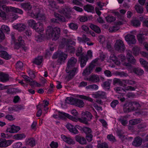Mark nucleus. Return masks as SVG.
<instances>
[{
    "label": "nucleus",
    "instance_id": "47",
    "mask_svg": "<svg viewBox=\"0 0 148 148\" xmlns=\"http://www.w3.org/2000/svg\"><path fill=\"white\" fill-rule=\"evenodd\" d=\"M110 82L108 81H107L103 82L102 86L104 89H108L110 88Z\"/></svg>",
    "mask_w": 148,
    "mask_h": 148
},
{
    "label": "nucleus",
    "instance_id": "41",
    "mask_svg": "<svg viewBox=\"0 0 148 148\" xmlns=\"http://www.w3.org/2000/svg\"><path fill=\"white\" fill-rule=\"evenodd\" d=\"M86 88L87 90H97L98 89L99 87L97 85L94 84L86 86Z\"/></svg>",
    "mask_w": 148,
    "mask_h": 148
},
{
    "label": "nucleus",
    "instance_id": "14",
    "mask_svg": "<svg viewBox=\"0 0 148 148\" xmlns=\"http://www.w3.org/2000/svg\"><path fill=\"white\" fill-rule=\"evenodd\" d=\"M133 105L132 102L127 103L124 106V111L125 112H128L134 110Z\"/></svg>",
    "mask_w": 148,
    "mask_h": 148
},
{
    "label": "nucleus",
    "instance_id": "64",
    "mask_svg": "<svg viewBox=\"0 0 148 148\" xmlns=\"http://www.w3.org/2000/svg\"><path fill=\"white\" fill-rule=\"evenodd\" d=\"M50 145L51 148H57L58 144L56 142H52Z\"/></svg>",
    "mask_w": 148,
    "mask_h": 148
},
{
    "label": "nucleus",
    "instance_id": "57",
    "mask_svg": "<svg viewBox=\"0 0 148 148\" xmlns=\"http://www.w3.org/2000/svg\"><path fill=\"white\" fill-rule=\"evenodd\" d=\"M137 38L138 40L140 42L142 43L144 39V37L143 36V35L139 34L137 36Z\"/></svg>",
    "mask_w": 148,
    "mask_h": 148
},
{
    "label": "nucleus",
    "instance_id": "54",
    "mask_svg": "<svg viewBox=\"0 0 148 148\" xmlns=\"http://www.w3.org/2000/svg\"><path fill=\"white\" fill-rule=\"evenodd\" d=\"M35 40L38 42H40L43 39V37L41 34H38L35 35Z\"/></svg>",
    "mask_w": 148,
    "mask_h": 148
},
{
    "label": "nucleus",
    "instance_id": "12",
    "mask_svg": "<svg viewBox=\"0 0 148 148\" xmlns=\"http://www.w3.org/2000/svg\"><path fill=\"white\" fill-rule=\"evenodd\" d=\"M115 49L119 52L123 51L125 47L123 41L121 40H117L115 44Z\"/></svg>",
    "mask_w": 148,
    "mask_h": 148
},
{
    "label": "nucleus",
    "instance_id": "4",
    "mask_svg": "<svg viewBox=\"0 0 148 148\" xmlns=\"http://www.w3.org/2000/svg\"><path fill=\"white\" fill-rule=\"evenodd\" d=\"M73 9L72 8L67 7L61 9L59 10V12L63 16L55 13L54 15L56 18L51 19V21L55 23H58V21L62 22H65L66 21L65 18H71L70 12H72Z\"/></svg>",
    "mask_w": 148,
    "mask_h": 148
},
{
    "label": "nucleus",
    "instance_id": "49",
    "mask_svg": "<svg viewBox=\"0 0 148 148\" xmlns=\"http://www.w3.org/2000/svg\"><path fill=\"white\" fill-rule=\"evenodd\" d=\"M107 38L103 36H100L99 37V40L101 43L105 44L106 43V41Z\"/></svg>",
    "mask_w": 148,
    "mask_h": 148
},
{
    "label": "nucleus",
    "instance_id": "10",
    "mask_svg": "<svg viewBox=\"0 0 148 148\" xmlns=\"http://www.w3.org/2000/svg\"><path fill=\"white\" fill-rule=\"evenodd\" d=\"M98 60V58H96L93 60L90 64L87 67L82 73L83 75L86 76L89 75L91 73L93 69L95 66V64Z\"/></svg>",
    "mask_w": 148,
    "mask_h": 148
},
{
    "label": "nucleus",
    "instance_id": "24",
    "mask_svg": "<svg viewBox=\"0 0 148 148\" xmlns=\"http://www.w3.org/2000/svg\"><path fill=\"white\" fill-rule=\"evenodd\" d=\"M8 80V76L7 75L0 72V82H4Z\"/></svg>",
    "mask_w": 148,
    "mask_h": 148
},
{
    "label": "nucleus",
    "instance_id": "61",
    "mask_svg": "<svg viewBox=\"0 0 148 148\" xmlns=\"http://www.w3.org/2000/svg\"><path fill=\"white\" fill-rule=\"evenodd\" d=\"M23 77L25 81L27 83H29V82L31 81H32V79L28 76L26 75H23Z\"/></svg>",
    "mask_w": 148,
    "mask_h": 148
},
{
    "label": "nucleus",
    "instance_id": "1",
    "mask_svg": "<svg viewBox=\"0 0 148 148\" xmlns=\"http://www.w3.org/2000/svg\"><path fill=\"white\" fill-rule=\"evenodd\" d=\"M56 113L57 114L53 115V116L56 119H63L65 117H66L73 121L77 122L79 121L81 123L85 124L88 123V121L91 119L92 117L91 114L88 111L82 112L81 114V117L77 119L68 114L59 111H56Z\"/></svg>",
    "mask_w": 148,
    "mask_h": 148
},
{
    "label": "nucleus",
    "instance_id": "19",
    "mask_svg": "<svg viewBox=\"0 0 148 148\" xmlns=\"http://www.w3.org/2000/svg\"><path fill=\"white\" fill-rule=\"evenodd\" d=\"M92 97L94 98H103L106 96V93L101 91H98L92 94Z\"/></svg>",
    "mask_w": 148,
    "mask_h": 148
},
{
    "label": "nucleus",
    "instance_id": "15",
    "mask_svg": "<svg viewBox=\"0 0 148 148\" xmlns=\"http://www.w3.org/2000/svg\"><path fill=\"white\" fill-rule=\"evenodd\" d=\"M125 40L129 44H134L136 42L134 36L132 35L128 34L125 37Z\"/></svg>",
    "mask_w": 148,
    "mask_h": 148
},
{
    "label": "nucleus",
    "instance_id": "39",
    "mask_svg": "<svg viewBox=\"0 0 148 148\" xmlns=\"http://www.w3.org/2000/svg\"><path fill=\"white\" fill-rule=\"evenodd\" d=\"M118 120L124 126L127 123V121L125 116H121L119 119Z\"/></svg>",
    "mask_w": 148,
    "mask_h": 148
},
{
    "label": "nucleus",
    "instance_id": "35",
    "mask_svg": "<svg viewBox=\"0 0 148 148\" xmlns=\"http://www.w3.org/2000/svg\"><path fill=\"white\" fill-rule=\"evenodd\" d=\"M27 23L29 27L34 29L37 23L34 20L30 19L28 21Z\"/></svg>",
    "mask_w": 148,
    "mask_h": 148
},
{
    "label": "nucleus",
    "instance_id": "30",
    "mask_svg": "<svg viewBox=\"0 0 148 148\" xmlns=\"http://www.w3.org/2000/svg\"><path fill=\"white\" fill-rule=\"evenodd\" d=\"M42 61V56H39L36 58L33 61L34 63L39 65L40 64Z\"/></svg>",
    "mask_w": 148,
    "mask_h": 148
},
{
    "label": "nucleus",
    "instance_id": "32",
    "mask_svg": "<svg viewBox=\"0 0 148 148\" xmlns=\"http://www.w3.org/2000/svg\"><path fill=\"white\" fill-rule=\"evenodd\" d=\"M84 10L88 12H92L94 11V7L90 5H84Z\"/></svg>",
    "mask_w": 148,
    "mask_h": 148
},
{
    "label": "nucleus",
    "instance_id": "5",
    "mask_svg": "<svg viewBox=\"0 0 148 148\" xmlns=\"http://www.w3.org/2000/svg\"><path fill=\"white\" fill-rule=\"evenodd\" d=\"M127 58L125 56L121 54L118 56V60L120 61L121 64L124 66L129 67L131 66L130 63L134 64L136 62V60L132 55V52L130 50L127 51Z\"/></svg>",
    "mask_w": 148,
    "mask_h": 148
},
{
    "label": "nucleus",
    "instance_id": "45",
    "mask_svg": "<svg viewBox=\"0 0 148 148\" xmlns=\"http://www.w3.org/2000/svg\"><path fill=\"white\" fill-rule=\"evenodd\" d=\"M131 24L134 26L137 27L140 25L141 23L138 20H135L131 21Z\"/></svg>",
    "mask_w": 148,
    "mask_h": 148
},
{
    "label": "nucleus",
    "instance_id": "23",
    "mask_svg": "<svg viewBox=\"0 0 148 148\" xmlns=\"http://www.w3.org/2000/svg\"><path fill=\"white\" fill-rule=\"evenodd\" d=\"M110 60L116 64L119 65L121 64V62L118 60V57L117 58L114 55L111 54L110 56Z\"/></svg>",
    "mask_w": 148,
    "mask_h": 148
},
{
    "label": "nucleus",
    "instance_id": "42",
    "mask_svg": "<svg viewBox=\"0 0 148 148\" xmlns=\"http://www.w3.org/2000/svg\"><path fill=\"white\" fill-rule=\"evenodd\" d=\"M135 9L138 13H142L143 12V8L139 5H136Z\"/></svg>",
    "mask_w": 148,
    "mask_h": 148
},
{
    "label": "nucleus",
    "instance_id": "40",
    "mask_svg": "<svg viewBox=\"0 0 148 148\" xmlns=\"http://www.w3.org/2000/svg\"><path fill=\"white\" fill-rule=\"evenodd\" d=\"M42 104H39L37 106L38 111L36 113V116L38 117L40 116L42 114V111L41 109L42 108Z\"/></svg>",
    "mask_w": 148,
    "mask_h": 148
},
{
    "label": "nucleus",
    "instance_id": "37",
    "mask_svg": "<svg viewBox=\"0 0 148 148\" xmlns=\"http://www.w3.org/2000/svg\"><path fill=\"white\" fill-rule=\"evenodd\" d=\"M139 60L141 65L143 66L147 71L148 67V62L142 58L140 59Z\"/></svg>",
    "mask_w": 148,
    "mask_h": 148
},
{
    "label": "nucleus",
    "instance_id": "9",
    "mask_svg": "<svg viewBox=\"0 0 148 148\" xmlns=\"http://www.w3.org/2000/svg\"><path fill=\"white\" fill-rule=\"evenodd\" d=\"M92 51L89 50L87 51L86 56H81L79 59L80 61V66L82 68L84 67L86 65V62L88 59L91 58L92 56Z\"/></svg>",
    "mask_w": 148,
    "mask_h": 148
},
{
    "label": "nucleus",
    "instance_id": "11",
    "mask_svg": "<svg viewBox=\"0 0 148 148\" xmlns=\"http://www.w3.org/2000/svg\"><path fill=\"white\" fill-rule=\"evenodd\" d=\"M67 55L66 54L61 52L59 53H56L54 54L53 56V58H58V62L60 64L64 62V61L67 58Z\"/></svg>",
    "mask_w": 148,
    "mask_h": 148
},
{
    "label": "nucleus",
    "instance_id": "31",
    "mask_svg": "<svg viewBox=\"0 0 148 148\" xmlns=\"http://www.w3.org/2000/svg\"><path fill=\"white\" fill-rule=\"evenodd\" d=\"M77 40L79 42H82L84 43H85L86 42L89 40V39L87 38L86 36L85 35H83L82 38L78 37Z\"/></svg>",
    "mask_w": 148,
    "mask_h": 148
},
{
    "label": "nucleus",
    "instance_id": "20",
    "mask_svg": "<svg viewBox=\"0 0 148 148\" xmlns=\"http://www.w3.org/2000/svg\"><path fill=\"white\" fill-rule=\"evenodd\" d=\"M13 27L19 31H22L25 29L26 26L24 24L19 23L13 25Z\"/></svg>",
    "mask_w": 148,
    "mask_h": 148
},
{
    "label": "nucleus",
    "instance_id": "22",
    "mask_svg": "<svg viewBox=\"0 0 148 148\" xmlns=\"http://www.w3.org/2000/svg\"><path fill=\"white\" fill-rule=\"evenodd\" d=\"M76 140L82 145H85L86 143V141L85 138L78 136H76L75 137Z\"/></svg>",
    "mask_w": 148,
    "mask_h": 148
},
{
    "label": "nucleus",
    "instance_id": "55",
    "mask_svg": "<svg viewBox=\"0 0 148 148\" xmlns=\"http://www.w3.org/2000/svg\"><path fill=\"white\" fill-rule=\"evenodd\" d=\"M97 146L98 148H108V147L107 144L105 143L99 144Z\"/></svg>",
    "mask_w": 148,
    "mask_h": 148
},
{
    "label": "nucleus",
    "instance_id": "8",
    "mask_svg": "<svg viewBox=\"0 0 148 148\" xmlns=\"http://www.w3.org/2000/svg\"><path fill=\"white\" fill-rule=\"evenodd\" d=\"M66 101L67 103L75 105L79 108L83 107L84 106V103L82 100L72 97H67Z\"/></svg>",
    "mask_w": 148,
    "mask_h": 148
},
{
    "label": "nucleus",
    "instance_id": "16",
    "mask_svg": "<svg viewBox=\"0 0 148 148\" xmlns=\"http://www.w3.org/2000/svg\"><path fill=\"white\" fill-rule=\"evenodd\" d=\"M61 138L66 143L70 145H73L75 143V140L70 137H67L63 135H61Z\"/></svg>",
    "mask_w": 148,
    "mask_h": 148
},
{
    "label": "nucleus",
    "instance_id": "28",
    "mask_svg": "<svg viewBox=\"0 0 148 148\" xmlns=\"http://www.w3.org/2000/svg\"><path fill=\"white\" fill-rule=\"evenodd\" d=\"M18 42L17 43L15 44V47L16 49H18V47L23 46L24 45V41L22 39V37L19 36L18 38Z\"/></svg>",
    "mask_w": 148,
    "mask_h": 148
},
{
    "label": "nucleus",
    "instance_id": "46",
    "mask_svg": "<svg viewBox=\"0 0 148 148\" xmlns=\"http://www.w3.org/2000/svg\"><path fill=\"white\" fill-rule=\"evenodd\" d=\"M106 19L108 22H112L114 21L115 19V18L111 15H108L106 17Z\"/></svg>",
    "mask_w": 148,
    "mask_h": 148
},
{
    "label": "nucleus",
    "instance_id": "43",
    "mask_svg": "<svg viewBox=\"0 0 148 148\" xmlns=\"http://www.w3.org/2000/svg\"><path fill=\"white\" fill-rule=\"evenodd\" d=\"M29 84L32 87H40L41 86L40 84L33 81L32 79V81H31Z\"/></svg>",
    "mask_w": 148,
    "mask_h": 148
},
{
    "label": "nucleus",
    "instance_id": "58",
    "mask_svg": "<svg viewBox=\"0 0 148 148\" xmlns=\"http://www.w3.org/2000/svg\"><path fill=\"white\" fill-rule=\"evenodd\" d=\"M139 49L137 47H134L132 49L133 53L135 55H137L139 53Z\"/></svg>",
    "mask_w": 148,
    "mask_h": 148
},
{
    "label": "nucleus",
    "instance_id": "36",
    "mask_svg": "<svg viewBox=\"0 0 148 148\" xmlns=\"http://www.w3.org/2000/svg\"><path fill=\"white\" fill-rule=\"evenodd\" d=\"M90 27L92 29L97 33H100L101 32V29L99 27L93 24H91L90 25Z\"/></svg>",
    "mask_w": 148,
    "mask_h": 148
},
{
    "label": "nucleus",
    "instance_id": "33",
    "mask_svg": "<svg viewBox=\"0 0 148 148\" xmlns=\"http://www.w3.org/2000/svg\"><path fill=\"white\" fill-rule=\"evenodd\" d=\"M14 138L17 140H21L26 137V136L24 134H19L14 135Z\"/></svg>",
    "mask_w": 148,
    "mask_h": 148
},
{
    "label": "nucleus",
    "instance_id": "62",
    "mask_svg": "<svg viewBox=\"0 0 148 148\" xmlns=\"http://www.w3.org/2000/svg\"><path fill=\"white\" fill-rule=\"evenodd\" d=\"M126 23V21L125 19L120 20L116 22V24L118 25H121Z\"/></svg>",
    "mask_w": 148,
    "mask_h": 148
},
{
    "label": "nucleus",
    "instance_id": "34",
    "mask_svg": "<svg viewBox=\"0 0 148 148\" xmlns=\"http://www.w3.org/2000/svg\"><path fill=\"white\" fill-rule=\"evenodd\" d=\"M133 72L136 74L141 75L144 73V71L143 70L139 68H133L132 69Z\"/></svg>",
    "mask_w": 148,
    "mask_h": 148
},
{
    "label": "nucleus",
    "instance_id": "60",
    "mask_svg": "<svg viewBox=\"0 0 148 148\" xmlns=\"http://www.w3.org/2000/svg\"><path fill=\"white\" fill-rule=\"evenodd\" d=\"M16 106H13L9 107L8 108V111L10 113H12L13 112L16 110Z\"/></svg>",
    "mask_w": 148,
    "mask_h": 148
},
{
    "label": "nucleus",
    "instance_id": "2",
    "mask_svg": "<svg viewBox=\"0 0 148 148\" xmlns=\"http://www.w3.org/2000/svg\"><path fill=\"white\" fill-rule=\"evenodd\" d=\"M56 113L57 114L53 115V116L56 119H63L65 117H66L73 121L77 122L79 121L81 123L85 124L88 123V121L91 119L92 117L91 114L88 111L82 112L81 114V117L77 119L68 114L59 111H56Z\"/></svg>",
    "mask_w": 148,
    "mask_h": 148
},
{
    "label": "nucleus",
    "instance_id": "17",
    "mask_svg": "<svg viewBox=\"0 0 148 148\" xmlns=\"http://www.w3.org/2000/svg\"><path fill=\"white\" fill-rule=\"evenodd\" d=\"M66 127L70 132L74 134H77L78 133V131L73 125L71 123L67 124L66 125Z\"/></svg>",
    "mask_w": 148,
    "mask_h": 148
},
{
    "label": "nucleus",
    "instance_id": "63",
    "mask_svg": "<svg viewBox=\"0 0 148 148\" xmlns=\"http://www.w3.org/2000/svg\"><path fill=\"white\" fill-rule=\"evenodd\" d=\"M5 118L9 121H11L14 119L15 118L12 115H8L5 117Z\"/></svg>",
    "mask_w": 148,
    "mask_h": 148
},
{
    "label": "nucleus",
    "instance_id": "18",
    "mask_svg": "<svg viewBox=\"0 0 148 148\" xmlns=\"http://www.w3.org/2000/svg\"><path fill=\"white\" fill-rule=\"evenodd\" d=\"M34 29L39 33L42 32L44 30L43 25L40 22L37 23Z\"/></svg>",
    "mask_w": 148,
    "mask_h": 148
},
{
    "label": "nucleus",
    "instance_id": "50",
    "mask_svg": "<svg viewBox=\"0 0 148 148\" xmlns=\"http://www.w3.org/2000/svg\"><path fill=\"white\" fill-rule=\"evenodd\" d=\"M1 29L2 30L7 33L9 32L10 30V28L8 26L4 25H2L1 26Z\"/></svg>",
    "mask_w": 148,
    "mask_h": 148
},
{
    "label": "nucleus",
    "instance_id": "13",
    "mask_svg": "<svg viewBox=\"0 0 148 148\" xmlns=\"http://www.w3.org/2000/svg\"><path fill=\"white\" fill-rule=\"evenodd\" d=\"M20 129L19 127L14 125H10L7 128L6 131L10 133H14L17 132Z\"/></svg>",
    "mask_w": 148,
    "mask_h": 148
},
{
    "label": "nucleus",
    "instance_id": "52",
    "mask_svg": "<svg viewBox=\"0 0 148 148\" xmlns=\"http://www.w3.org/2000/svg\"><path fill=\"white\" fill-rule=\"evenodd\" d=\"M22 145L23 144L21 142H18L14 144L12 146L13 148H20Z\"/></svg>",
    "mask_w": 148,
    "mask_h": 148
},
{
    "label": "nucleus",
    "instance_id": "48",
    "mask_svg": "<svg viewBox=\"0 0 148 148\" xmlns=\"http://www.w3.org/2000/svg\"><path fill=\"white\" fill-rule=\"evenodd\" d=\"M141 121V119H136L130 120L129 121V123L130 124L135 125L140 123Z\"/></svg>",
    "mask_w": 148,
    "mask_h": 148
},
{
    "label": "nucleus",
    "instance_id": "56",
    "mask_svg": "<svg viewBox=\"0 0 148 148\" xmlns=\"http://www.w3.org/2000/svg\"><path fill=\"white\" fill-rule=\"evenodd\" d=\"M83 130L84 132L86 134H89L91 133V129L88 127H84L83 128Z\"/></svg>",
    "mask_w": 148,
    "mask_h": 148
},
{
    "label": "nucleus",
    "instance_id": "53",
    "mask_svg": "<svg viewBox=\"0 0 148 148\" xmlns=\"http://www.w3.org/2000/svg\"><path fill=\"white\" fill-rule=\"evenodd\" d=\"M119 29V27L116 26H114L110 27L109 30V32H115Z\"/></svg>",
    "mask_w": 148,
    "mask_h": 148
},
{
    "label": "nucleus",
    "instance_id": "27",
    "mask_svg": "<svg viewBox=\"0 0 148 148\" xmlns=\"http://www.w3.org/2000/svg\"><path fill=\"white\" fill-rule=\"evenodd\" d=\"M142 142L141 138L139 137H137L135 138L132 143V145L136 147L138 146L141 145Z\"/></svg>",
    "mask_w": 148,
    "mask_h": 148
},
{
    "label": "nucleus",
    "instance_id": "26",
    "mask_svg": "<svg viewBox=\"0 0 148 148\" xmlns=\"http://www.w3.org/2000/svg\"><path fill=\"white\" fill-rule=\"evenodd\" d=\"M87 79L94 82H97L99 81V78L98 75H94L90 76Z\"/></svg>",
    "mask_w": 148,
    "mask_h": 148
},
{
    "label": "nucleus",
    "instance_id": "59",
    "mask_svg": "<svg viewBox=\"0 0 148 148\" xmlns=\"http://www.w3.org/2000/svg\"><path fill=\"white\" fill-rule=\"evenodd\" d=\"M81 28L82 30L88 33L89 32V28L86 25H83L82 26Z\"/></svg>",
    "mask_w": 148,
    "mask_h": 148
},
{
    "label": "nucleus",
    "instance_id": "51",
    "mask_svg": "<svg viewBox=\"0 0 148 148\" xmlns=\"http://www.w3.org/2000/svg\"><path fill=\"white\" fill-rule=\"evenodd\" d=\"M16 68L18 69H21L23 67V64L21 61H18L16 64Z\"/></svg>",
    "mask_w": 148,
    "mask_h": 148
},
{
    "label": "nucleus",
    "instance_id": "38",
    "mask_svg": "<svg viewBox=\"0 0 148 148\" xmlns=\"http://www.w3.org/2000/svg\"><path fill=\"white\" fill-rule=\"evenodd\" d=\"M77 97L80 98L81 99L87 100L90 102L93 101L92 99L90 97L88 96H87L84 95H77Z\"/></svg>",
    "mask_w": 148,
    "mask_h": 148
},
{
    "label": "nucleus",
    "instance_id": "21",
    "mask_svg": "<svg viewBox=\"0 0 148 148\" xmlns=\"http://www.w3.org/2000/svg\"><path fill=\"white\" fill-rule=\"evenodd\" d=\"M14 142V140H5L1 139L2 147H7L10 145Z\"/></svg>",
    "mask_w": 148,
    "mask_h": 148
},
{
    "label": "nucleus",
    "instance_id": "7",
    "mask_svg": "<svg viewBox=\"0 0 148 148\" xmlns=\"http://www.w3.org/2000/svg\"><path fill=\"white\" fill-rule=\"evenodd\" d=\"M77 62V60L74 57H72L68 62L66 71L67 73H69V76L71 77L73 76L77 73L78 69L77 68H74L70 71H69L71 68H72L75 66Z\"/></svg>",
    "mask_w": 148,
    "mask_h": 148
},
{
    "label": "nucleus",
    "instance_id": "25",
    "mask_svg": "<svg viewBox=\"0 0 148 148\" xmlns=\"http://www.w3.org/2000/svg\"><path fill=\"white\" fill-rule=\"evenodd\" d=\"M25 142L27 145L33 147L36 145L35 142L33 138H26L25 140Z\"/></svg>",
    "mask_w": 148,
    "mask_h": 148
},
{
    "label": "nucleus",
    "instance_id": "6",
    "mask_svg": "<svg viewBox=\"0 0 148 148\" xmlns=\"http://www.w3.org/2000/svg\"><path fill=\"white\" fill-rule=\"evenodd\" d=\"M60 32V29L59 27L53 28L49 26L46 30V34L48 38H51L53 40H55L58 38Z\"/></svg>",
    "mask_w": 148,
    "mask_h": 148
},
{
    "label": "nucleus",
    "instance_id": "44",
    "mask_svg": "<svg viewBox=\"0 0 148 148\" xmlns=\"http://www.w3.org/2000/svg\"><path fill=\"white\" fill-rule=\"evenodd\" d=\"M69 27L71 29L74 30H76L78 28V26L76 23H71L69 24Z\"/></svg>",
    "mask_w": 148,
    "mask_h": 148
},
{
    "label": "nucleus",
    "instance_id": "3",
    "mask_svg": "<svg viewBox=\"0 0 148 148\" xmlns=\"http://www.w3.org/2000/svg\"><path fill=\"white\" fill-rule=\"evenodd\" d=\"M22 6L27 11L28 16L42 21L45 20V17L42 9H40L38 8H32L31 6L29 3L23 4Z\"/></svg>",
    "mask_w": 148,
    "mask_h": 148
},
{
    "label": "nucleus",
    "instance_id": "29",
    "mask_svg": "<svg viewBox=\"0 0 148 148\" xmlns=\"http://www.w3.org/2000/svg\"><path fill=\"white\" fill-rule=\"evenodd\" d=\"M0 56L6 60H8L11 58V56L5 51H0Z\"/></svg>",
    "mask_w": 148,
    "mask_h": 148
}]
</instances>
